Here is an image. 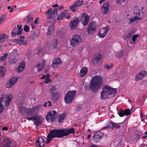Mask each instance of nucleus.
I'll return each mask as SVG.
<instances>
[{
    "label": "nucleus",
    "mask_w": 147,
    "mask_h": 147,
    "mask_svg": "<svg viewBox=\"0 0 147 147\" xmlns=\"http://www.w3.org/2000/svg\"><path fill=\"white\" fill-rule=\"evenodd\" d=\"M42 107V105H37L32 108L20 106L19 107V110L22 114H24L26 113L28 116L34 115L33 121L35 122V125L38 126L41 125V121L40 120V117L37 115Z\"/></svg>",
    "instance_id": "1"
},
{
    "label": "nucleus",
    "mask_w": 147,
    "mask_h": 147,
    "mask_svg": "<svg viewBox=\"0 0 147 147\" xmlns=\"http://www.w3.org/2000/svg\"><path fill=\"white\" fill-rule=\"evenodd\" d=\"M103 81V78L101 76H94L91 79L89 89L94 92H97L101 87Z\"/></svg>",
    "instance_id": "2"
},
{
    "label": "nucleus",
    "mask_w": 147,
    "mask_h": 147,
    "mask_svg": "<svg viewBox=\"0 0 147 147\" xmlns=\"http://www.w3.org/2000/svg\"><path fill=\"white\" fill-rule=\"evenodd\" d=\"M116 93L115 89L111 88L109 86H106L102 88L100 93V98L102 99H107L109 98L111 95L114 96Z\"/></svg>",
    "instance_id": "3"
},
{
    "label": "nucleus",
    "mask_w": 147,
    "mask_h": 147,
    "mask_svg": "<svg viewBox=\"0 0 147 147\" xmlns=\"http://www.w3.org/2000/svg\"><path fill=\"white\" fill-rule=\"evenodd\" d=\"M63 129L51 130L47 136V143H49L51 140L53 138H61L63 137Z\"/></svg>",
    "instance_id": "4"
},
{
    "label": "nucleus",
    "mask_w": 147,
    "mask_h": 147,
    "mask_svg": "<svg viewBox=\"0 0 147 147\" xmlns=\"http://www.w3.org/2000/svg\"><path fill=\"white\" fill-rule=\"evenodd\" d=\"M70 40V44L72 46H77L82 41L81 36L78 34L74 35Z\"/></svg>",
    "instance_id": "5"
},
{
    "label": "nucleus",
    "mask_w": 147,
    "mask_h": 147,
    "mask_svg": "<svg viewBox=\"0 0 147 147\" xmlns=\"http://www.w3.org/2000/svg\"><path fill=\"white\" fill-rule=\"evenodd\" d=\"M76 93V91L75 90L68 92L64 98L67 104L71 102L74 100Z\"/></svg>",
    "instance_id": "6"
},
{
    "label": "nucleus",
    "mask_w": 147,
    "mask_h": 147,
    "mask_svg": "<svg viewBox=\"0 0 147 147\" xmlns=\"http://www.w3.org/2000/svg\"><path fill=\"white\" fill-rule=\"evenodd\" d=\"M104 133L103 132L98 131L95 133L93 135L92 140L93 142L95 143L98 142L104 136Z\"/></svg>",
    "instance_id": "7"
},
{
    "label": "nucleus",
    "mask_w": 147,
    "mask_h": 147,
    "mask_svg": "<svg viewBox=\"0 0 147 147\" xmlns=\"http://www.w3.org/2000/svg\"><path fill=\"white\" fill-rule=\"evenodd\" d=\"M143 8V7H142L141 9H138V11L137 13H136V12L134 13V14H136V16H134L133 18H131L130 19L129 22L130 24H131L132 23L135 22L136 20H141L142 17L140 16V11L142 12ZM135 12L136 11L135 10L134 12Z\"/></svg>",
    "instance_id": "8"
},
{
    "label": "nucleus",
    "mask_w": 147,
    "mask_h": 147,
    "mask_svg": "<svg viewBox=\"0 0 147 147\" xmlns=\"http://www.w3.org/2000/svg\"><path fill=\"white\" fill-rule=\"evenodd\" d=\"M57 90L56 88L54 86H52L50 90V92L52 94L51 98L55 101H56L58 100L59 96L58 93L57 92Z\"/></svg>",
    "instance_id": "9"
},
{
    "label": "nucleus",
    "mask_w": 147,
    "mask_h": 147,
    "mask_svg": "<svg viewBox=\"0 0 147 147\" xmlns=\"http://www.w3.org/2000/svg\"><path fill=\"white\" fill-rule=\"evenodd\" d=\"M109 31V27L107 26L101 28L98 33V35L101 38H104Z\"/></svg>",
    "instance_id": "10"
},
{
    "label": "nucleus",
    "mask_w": 147,
    "mask_h": 147,
    "mask_svg": "<svg viewBox=\"0 0 147 147\" xmlns=\"http://www.w3.org/2000/svg\"><path fill=\"white\" fill-rule=\"evenodd\" d=\"M97 26V24L94 22L89 24V27L87 29L88 34L90 35L93 34L96 31Z\"/></svg>",
    "instance_id": "11"
},
{
    "label": "nucleus",
    "mask_w": 147,
    "mask_h": 147,
    "mask_svg": "<svg viewBox=\"0 0 147 147\" xmlns=\"http://www.w3.org/2000/svg\"><path fill=\"white\" fill-rule=\"evenodd\" d=\"M57 114V112L55 111H51L49 112L46 117L47 121L49 122L53 121Z\"/></svg>",
    "instance_id": "12"
},
{
    "label": "nucleus",
    "mask_w": 147,
    "mask_h": 147,
    "mask_svg": "<svg viewBox=\"0 0 147 147\" xmlns=\"http://www.w3.org/2000/svg\"><path fill=\"white\" fill-rule=\"evenodd\" d=\"M18 79V77H13L9 79L6 84V87L9 88L11 87L17 82Z\"/></svg>",
    "instance_id": "13"
},
{
    "label": "nucleus",
    "mask_w": 147,
    "mask_h": 147,
    "mask_svg": "<svg viewBox=\"0 0 147 147\" xmlns=\"http://www.w3.org/2000/svg\"><path fill=\"white\" fill-rule=\"evenodd\" d=\"M109 9V1H106L102 6V12L103 15H105L108 12Z\"/></svg>",
    "instance_id": "14"
},
{
    "label": "nucleus",
    "mask_w": 147,
    "mask_h": 147,
    "mask_svg": "<svg viewBox=\"0 0 147 147\" xmlns=\"http://www.w3.org/2000/svg\"><path fill=\"white\" fill-rule=\"evenodd\" d=\"M89 16L86 13H83L80 19V20L83 25H86L88 23Z\"/></svg>",
    "instance_id": "15"
},
{
    "label": "nucleus",
    "mask_w": 147,
    "mask_h": 147,
    "mask_svg": "<svg viewBox=\"0 0 147 147\" xmlns=\"http://www.w3.org/2000/svg\"><path fill=\"white\" fill-rule=\"evenodd\" d=\"M45 14L49 15V18H54L56 16L57 14V9L54 8L53 11H52V9L50 8L45 13Z\"/></svg>",
    "instance_id": "16"
},
{
    "label": "nucleus",
    "mask_w": 147,
    "mask_h": 147,
    "mask_svg": "<svg viewBox=\"0 0 147 147\" xmlns=\"http://www.w3.org/2000/svg\"><path fill=\"white\" fill-rule=\"evenodd\" d=\"M147 75L146 71L143 70L137 74L135 77V80L136 81H138L143 79Z\"/></svg>",
    "instance_id": "17"
},
{
    "label": "nucleus",
    "mask_w": 147,
    "mask_h": 147,
    "mask_svg": "<svg viewBox=\"0 0 147 147\" xmlns=\"http://www.w3.org/2000/svg\"><path fill=\"white\" fill-rule=\"evenodd\" d=\"M61 63L60 58H55L53 62L51 67L53 68H56L59 67L61 64Z\"/></svg>",
    "instance_id": "18"
},
{
    "label": "nucleus",
    "mask_w": 147,
    "mask_h": 147,
    "mask_svg": "<svg viewBox=\"0 0 147 147\" xmlns=\"http://www.w3.org/2000/svg\"><path fill=\"white\" fill-rule=\"evenodd\" d=\"M44 140L41 137H39L37 139L35 143L37 147H43L45 145Z\"/></svg>",
    "instance_id": "19"
},
{
    "label": "nucleus",
    "mask_w": 147,
    "mask_h": 147,
    "mask_svg": "<svg viewBox=\"0 0 147 147\" xmlns=\"http://www.w3.org/2000/svg\"><path fill=\"white\" fill-rule=\"evenodd\" d=\"M63 136H66L69 135L70 134H73L75 133L74 129L71 128L69 129H63Z\"/></svg>",
    "instance_id": "20"
},
{
    "label": "nucleus",
    "mask_w": 147,
    "mask_h": 147,
    "mask_svg": "<svg viewBox=\"0 0 147 147\" xmlns=\"http://www.w3.org/2000/svg\"><path fill=\"white\" fill-rule=\"evenodd\" d=\"M45 60L42 59L36 65L35 67L37 68L38 71H40L45 66Z\"/></svg>",
    "instance_id": "21"
},
{
    "label": "nucleus",
    "mask_w": 147,
    "mask_h": 147,
    "mask_svg": "<svg viewBox=\"0 0 147 147\" xmlns=\"http://www.w3.org/2000/svg\"><path fill=\"white\" fill-rule=\"evenodd\" d=\"M79 22V19L77 17L75 18L70 24L71 29L73 30L76 28Z\"/></svg>",
    "instance_id": "22"
},
{
    "label": "nucleus",
    "mask_w": 147,
    "mask_h": 147,
    "mask_svg": "<svg viewBox=\"0 0 147 147\" xmlns=\"http://www.w3.org/2000/svg\"><path fill=\"white\" fill-rule=\"evenodd\" d=\"M25 67V63L22 61L20 63L18 66L17 69V72L18 73H20L22 72Z\"/></svg>",
    "instance_id": "23"
},
{
    "label": "nucleus",
    "mask_w": 147,
    "mask_h": 147,
    "mask_svg": "<svg viewBox=\"0 0 147 147\" xmlns=\"http://www.w3.org/2000/svg\"><path fill=\"white\" fill-rule=\"evenodd\" d=\"M88 71V69L86 67H82L80 71V77H83L85 76L87 74Z\"/></svg>",
    "instance_id": "24"
},
{
    "label": "nucleus",
    "mask_w": 147,
    "mask_h": 147,
    "mask_svg": "<svg viewBox=\"0 0 147 147\" xmlns=\"http://www.w3.org/2000/svg\"><path fill=\"white\" fill-rule=\"evenodd\" d=\"M66 113L65 112L63 113L62 114L59 115L57 117V119L59 123L62 122L66 116Z\"/></svg>",
    "instance_id": "25"
},
{
    "label": "nucleus",
    "mask_w": 147,
    "mask_h": 147,
    "mask_svg": "<svg viewBox=\"0 0 147 147\" xmlns=\"http://www.w3.org/2000/svg\"><path fill=\"white\" fill-rule=\"evenodd\" d=\"M5 73V66L4 65L0 66V77H3Z\"/></svg>",
    "instance_id": "26"
},
{
    "label": "nucleus",
    "mask_w": 147,
    "mask_h": 147,
    "mask_svg": "<svg viewBox=\"0 0 147 147\" xmlns=\"http://www.w3.org/2000/svg\"><path fill=\"white\" fill-rule=\"evenodd\" d=\"M3 143L4 147H11V142L8 139H5L3 140Z\"/></svg>",
    "instance_id": "27"
},
{
    "label": "nucleus",
    "mask_w": 147,
    "mask_h": 147,
    "mask_svg": "<svg viewBox=\"0 0 147 147\" xmlns=\"http://www.w3.org/2000/svg\"><path fill=\"white\" fill-rule=\"evenodd\" d=\"M114 125H115L114 127L117 129H119L121 127H122V126H123V127L124 126L126 125V122L125 120L123 122L120 123H114Z\"/></svg>",
    "instance_id": "28"
},
{
    "label": "nucleus",
    "mask_w": 147,
    "mask_h": 147,
    "mask_svg": "<svg viewBox=\"0 0 147 147\" xmlns=\"http://www.w3.org/2000/svg\"><path fill=\"white\" fill-rule=\"evenodd\" d=\"M67 10H66L62 11L58 16L57 20H60L62 19L65 17V15L67 13Z\"/></svg>",
    "instance_id": "29"
},
{
    "label": "nucleus",
    "mask_w": 147,
    "mask_h": 147,
    "mask_svg": "<svg viewBox=\"0 0 147 147\" xmlns=\"http://www.w3.org/2000/svg\"><path fill=\"white\" fill-rule=\"evenodd\" d=\"M55 28L53 24H51L48 27V32L47 33V35L48 36L52 33L54 30Z\"/></svg>",
    "instance_id": "30"
},
{
    "label": "nucleus",
    "mask_w": 147,
    "mask_h": 147,
    "mask_svg": "<svg viewBox=\"0 0 147 147\" xmlns=\"http://www.w3.org/2000/svg\"><path fill=\"white\" fill-rule=\"evenodd\" d=\"M101 57V54H97L94 55L93 60V63L96 64L98 63Z\"/></svg>",
    "instance_id": "31"
},
{
    "label": "nucleus",
    "mask_w": 147,
    "mask_h": 147,
    "mask_svg": "<svg viewBox=\"0 0 147 147\" xmlns=\"http://www.w3.org/2000/svg\"><path fill=\"white\" fill-rule=\"evenodd\" d=\"M8 38L7 36L4 33L0 34V43L6 40Z\"/></svg>",
    "instance_id": "32"
},
{
    "label": "nucleus",
    "mask_w": 147,
    "mask_h": 147,
    "mask_svg": "<svg viewBox=\"0 0 147 147\" xmlns=\"http://www.w3.org/2000/svg\"><path fill=\"white\" fill-rule=\"evenodd\" d=\"M114 127L115 125H114V123H113L111 122L108 125L102 127L101 129V130H102L103 129H107L108 128H110L112 130H113L114 128Z\"/></svg>",
    "instance_id": "33"
},
{
    "label": "nucleus",
    "mask_w": 147,
    "mask_h": 147,
    "mask_svg": "<svg viewBox=\"0 0 147 147\" xmlns=\"http://www.w3.org/2000/svg\"><path fill=\"white\" fill-rule=\"evenodd\" d=\"M58 43V40L57 39H55L51 41V43L53 45L52 48H55L56 47Z\"/></svg>",
    "instance_id": "34"
},
{
    "label": "nucleus",
    "mask_w": 147,
    "mask_h": 147,
    "mask_svg": "<svg viewBox=\"0 0 147 147\" xmlns=\"http://www.w3.org/2000/svg\"><path fill=\"white\" fill-rule=\"evenodd\" d=\"M139 37L138 35H133L132 38V41L131 42L132 44H134L136 42V40L137 38Z\"/></svg>",
    "instance_id": "35"
},
{
    "label": "nucleus",
    "mask_w": 147,
    "mask_h": 147,
    "mask_svg": "<svg viewBox=\"0 0 147 147\" xmlns=\"http://www.w3.org/2000/svg\"><path fill=\"white\" fill-rule=\"evenodd\" d=\"M78 7L74 4L70 6V8L72 11H75L77 10Z\"/></svg>",
    "instance_id": "36"
},
{
    "label": "nucleus",
    "mask_w": 147,
    "mask_h": 147,
    "mask_svg": "<svg viewBox=\"0 0 147 147\" xmlns=\"http://www.w3.org/2000/svg\"><path fill=\"white\" fill-rule=\"evenodd\" d=\"M27 21L28 22H30L32 21L33 19L32 16L31 15H29L26 17Z\"/></svg>",
    "instance_id": "37"
},
{
    "label": "nucleus",
    "mask_w": 147,
    "mask_h": 147,
    "mask_svg": "<svg viewBox=\"0 0 147 147\" xmlns=\"http://www.w3.org/2000/svg\"><path fill=\"white\" fill-rule=\"evenodd\" d=\"M16 43H18L20 45H26L27 44V43L26 42H25L23 40H17V42H16Z\"/></svg>",
    "instance_id": "38"
},
{
    "label": "nucleus",
    "mask_w": 147,
    "mask_h": 147,
    "mask_svg": "<svg viewBox=\"0 0 147 147\" xmlns=\"http://www.w3.org/2000/svg\"><path fill=\"white\" fill-rule=\"evenodd\" d=\"M83 3V0H78V1H76L74 3V4H75V5H76L78 7H79Z\"/></svg>",
    "instance_id": "39"
},
{
    "label": "nucleus",
    "mask_w": 147,
    "mask_h": 147,
    "mask_svg": "<svg viewBox=\"0 0 147 147\" xmlns=\"http://www.w3.org/2000/svg\"><path fill=\"white\" fill-rule=\"evenodd\" d=\"M8 54L7 53L4 54L3 56H1L0 59V61H4L5 60L8 56Z\"/></svg>",
    "instance_id": "40"
},
{
    "label": "nucleus",
    "mask_w": 147,
    "mask_h": 147,
    "mask_svg": "<svg viewBox=\"0 0 147 147\" xmlns=\"http://www.w3.org/2000/svg\"><path fill=\"white\" fill-rule=\"evenodd\" d=\"M123 51H121L116 53V55L117 57L119 58L123 56Z\"/></svg>",
    "instance_id": "41"
},
{
    "label": "nucleus",
    "mask_w": 147,
    "mask_h": 147,
    "mask_svg": "<svg viewBox=\"0 0 147 147\" xmlns=\"http://www.w3.org/2000/svg\"><path fill=\"white\" fill-rule=\"evenodd\" d=\"M9 59V61L11 63L15 64L16 62V58L14 57H12Z\"/></svg>",
    "instance_id": "42"
},
{
    "label": "nucleus",
    "mask_w": 147,
    "mask_h": 147,
    "mask_svg": "<svg viewBox=\"0 0 147 147\" xmlns=\"http://www.w3.org/2000/svg\"><path fill=\"white\" fill-rule=\"evenodd\" d=\"M118 114L120 117H123L125 115L124 111L122 109H121L120 111L118 112Z\"/></svg>",
    "instance_id": "43"
},
{
    "label": "nucleus",
    "mask_w": 147,
    "mask_h": 147,
    "mask_svg": "<svg viewBox=\"0 0 147 147\" xmlns=\"http://www.w3.org/2000/svg\"><path fill=\"white\" fill-rule=\"evenodd\" d=\"M44 49H41L39 50L38 54L40 56H42L44 54Z\"/></svg>",
    "instance_id": "44"
},
{
    "label": "nucleus",
    "mask_w": 147,
    "mask_h": 147,
    "mask_svg": "<svg viewBox=\"0 0 147 147\" xmlns=\"http://www.w3.org/2000/svg\"><path fill=\"white\" fill-rule=\"evenodd\" d=\"M113 65L112 64H105V65L104 67L107 69H110L112 67Z\"/></svg>",
    "instance_id": "45"
},
{
    "label": "nucleus",
    "mask_w": 147,
    "mask_h": 147,
    "mask_svg": "<svg viewBox=\"0 0 147 147\" xmlns=\"http://www.w3.org/2000/svg\"><path fill=\"white\" fill-rule=\"evenodd\" d=\"M124 114L126 115H129L131 113V111L129 109H126L124 111Z\"/></svg>",
    "instance_id": "46"
},
{
    "label": "nucleus",
    "mask_w": 147,
    "mask_h": 147,
    "mask_svg": "<svg viewBox=\"0 0 147 147\" xmlns=\"http://www.w3.org/2000/svg\"><path fill=\"white\" fill-rule=\"evenodd\" d=\"M125 0H116L115 3L117 4L120 5L122 3L124 2Z\"/></svg>",
    "instance_id": "47"
},
{
    "label": "nucleus",
    "mask_w": 147,
    "mask_h": 147,
    "mask_svg": "<svg viewBox=\"0 0 147 147\" xmlns=\"http://www.w3.org/2000/svg\"><path fill=\"white\" fill-rule=\"evenodd\" d=\"M82 109V106L81 105H78L77 106L76 111L79 112L81 111Z\"/></svg>",
    "instance_id": "48"
},
{
    "label": "nucleus",
    "mask_w": 147,
    "mask_h": 147,
    "mask_svg": "<svg viewBox=\"0 0 147 147\" xmlns=\"http://www.w3.org/2000/svg\"><path fill=\"white\" fill-rule=\"evenodd\" d=\"M5 18L6 17L4 15H3L1 16L0 18V24L2 23L5 20Z\"/></svg>",
    "instance_id": "49"
},
{
    "label": "nucleus",
    "mask_w": 147,
    "mask_h": 147,
    "mask_svg": "<svg viewBox=\"0 0 147 147\" xmlns=\"http://www.w3.org/2000/svg\"><path fill=\"white\" fill-rule=\"evenodd\" d=\"M51 81V80L50 79H49V78L48 76H47L46 77V79L44 81V82L46 84H47L50 82Z\"/></svg>",
    "instance_id": "50"
},
{
    "label": "nucleus",
    "mask_w": 147,
    "mask_h": 147,
    "mask_svg": "<svg viewBox=\"0 0 147 147\" xmlns=\"http://www.w3.org/2000/svg\"><path fill=\"white\" fill-rule=\"evenodd\" d=\"M22 28H19L17 30V33L18 35H20L22 34Z\"/></svg>",
    "instance_id": "51"
},
{
    "label": "nucleus",
    "mask_w": 147,
    "mask_h": 147,
    "mask_svg": "<svg viewBox=\"0 0 147 147\" xmlns=\"http://www.w3.org/2000/svg\"><path fill=\"white\" fill-rule=\"evenodd\" d=\"M29 27L27 25L25 26L24 27V30L26 32H28L29 31Z\"/></svg>",
    "instance_id": "52"
},
{
    "label": "nucleus",
    "mask_w": 147,
    "mask_h": 147,
    "mask_svg": "<svg viewBox=\"0 0 147 147\" xmlns=\"http://www.w3.org/2000/svg\"><path fill=\"white\" fill-rule=\"evenodd\" d=\"M30 116H31V117H28L26 118V119L28 120H34V115H32Z\"/></svg>",
    "instance_id": "53"
},
{
    "label": "nucleus",
    "mask_w": 147,
    "mask_h": 147,
    "mask_svg": "<svg viewBox=\"0 0 147 147\" xmlns=\"http://www.w3.org/2000/svg\"><path fill=\"white\" fill-rule=\"evenodd\" d=\"M36 25H37L35 24H34L33 22H32L31 24V28L32 29H34L36 28Z\"/></svg>",
    "instance_id": "54"
},
{
    "label": "nucleus",
    "mask_w": 147,
    "mask_h": 147,
    "mask_svg": "<svg viewBox=\"0 0 147 147\" xmlns=\"http://www.w3.org/2000/svg\"><path fill=\"white\" fill-rule=\"evenodd\" d=\"M49 48L50 49H53L55 48H52V47H53V45L51 43L48 44Z\"/></svg>",
    "instance_id": "55"
},
{
    "label": "nucleus",
    "mask_w": 147,
    "mask_h": 147,
    "mask_svg": "<svg viewBox=\"0 0 147 147\" xmlns=\"http://www.w3.org/2000/svg\"><path fill=\"white\" fill-rule=\"evenodd\" d=\"M39 18H37L35 19V20L34 22H33L34 24H36V25L37 24H38V20H39Z\"/></svg>",
    "instance_id": "56"
},
{
    "label": "nucleus",
    "mask_w": 147,
    "mask_h": 147,
    "mask_svg": "<svg viewBox=\"0 0 147 147\" xmlns=\"http://www.w3.org/2000/svg\"><path fill=\"white\" fill-rule=\"evenodd\" d=\"M24 97H21V99H20V104H22L23 103H24Z\"/></svg>",
    "instance_id": "57"
},
{
    "label": "nucleus",
    "mask_w": 147,
    "mask_h": 147,
    "mask_svg": "<svg viewBox=\"0 0 147 147\" xmlns=\"http://www.w3.org/2000/svg\"><path fill=\"white\" fill-rule=\"evenodd\" d=\"M132 34H133V33L131 32H129L127 36V38H129L132 35Z\"/></svg>",
    "instance_id": "58"
},
{
    "label": "nucleus",
    "mask_w": 147,
    "mask_h": 147,
    "mask_svg": "<svg viewBox=\"0 0 147 147\" xmlns=\"http://www.w3.org/2000/svg\"><path fill=\"white\" fill-rule=\"evenodd\" d=\"M141 119H142V118H144V119H146L147 118V116L146 115H145L144 117L143 116V115L142 113H141Z\"/></svg>",
    "instance_id": "59"
},
{
    "label": "nucleus",
    "mask_w": 147,
    "mask_h": 147,
    "mask_svg": "<svg viewBox=\"0 0 147 147\" xmlns=\"http://www.w3.org/2000/svg\"><path fill=\"white\" fill-rule=\"evenodd\" d=\"M8 128L7 127H3L2 128V130L3 131H6L7 130Z\"/></svg>",
    "instance_id": "60"
},
{
    "label": "nucleus",
    "mask_w": 147,
    "mask_h": 147,
    "mask_svg": "<svg viewBox=\"0 0 147 147\" xmlns=\"http://www.w3.org/2000/svg\"><path fill=\"white\" fill-rule=\"evenodd\" d=\"M47 104L48 103V106L49 107H50L51 106V102L50 101H48L47 102Z\"/></svg>",
    "instance_id": "61"
},
{
    "label": "nucleus",
    "mask_w": 147,
    "mask_h": 147,
    "mask_svg": "<svg viewBox=\"0 0 147 147\" xmlns=\"http://www.w3.org/2000/svg\"><path fill=\"white\" fill-rule=\"evenodd\" d=\"M97 146V145H95L94 144H93L90 146L89 147H96Z\"/></svg>",
    "instance_id": "62"
},
{
    "label": "nucleus",
    "mask_w": 147,
    "mask_h": 147,
    "mask_svg": "<svg viewBox=\"0 0 147 147\" xmlns=\"http://www.w3.org/2000/svg\"><path fill=\"white\" fill-rule=\"evenodd\" d=\"M11 34L12 35V36H16V33L14 32H11Z\"/></svg>",
    "instance_id": "63"
},
{
    "label": "nucleus",
    "mask_w": 147,
    "mask_h": 147,
    "mask_svg": "<svg viewBox=\"0 0 147 147\" xmlns=\"http://www.w3.org/2000/svg\"><path fill=\"white\" fill-rule=\"evenodd\" d=\"M58 5L57 4H56L54 5H52V7H58Z\"/></svg>",
    "instance_id": "64"
}]
</instances>
